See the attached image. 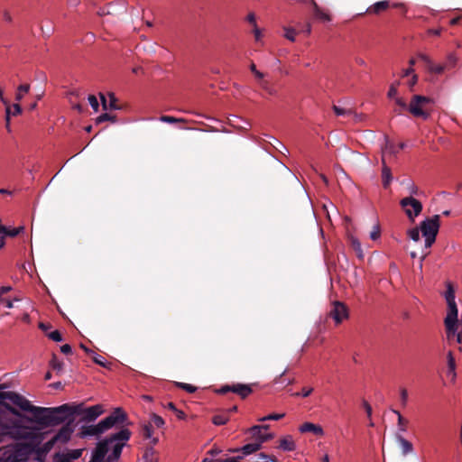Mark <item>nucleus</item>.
Instances as JSON below:
<instances>
[{
	"instance_id": "10",
	"label": "nucleus",
	"mask_w": 462,
	"mask_h": 462,
	"mask_svg": "<svg viewBox=\"0 0 462 462\" xmlns=\"http://www.w3.org/2000/svg\"><path fill=\"white\" fill-rule=\"evenodd\" d=\"M430 99L429 97L415 95L410 102L408 110L413 116L427 119L429 114L423 110V107L426 104L430 103Z\"/></svg>"
},
{
	"instance_id": "45",
	"label": "nucleus",
	"mask_w": 462,
	"mask_h": 462,
	"mask_svg": "<svg viewBox=\"0 0 462 462\" xmlns=\"http://www.w3.org/2000/svg\"><path fill=\"white\" fill-rule=\"evenodd\" d=\"M48 337L55 342H60L62 341V336L59 330H53L50 332L48 335Z\"/></svg>"
},
{
	"instance_id": "61",
	"label": "nucleus",
	"mask_w": 462,
	"mask_h": 462,
	"mask_svg": "<svg viewBox=\"0 0 462 462\" xmlns=\"http://www.w3.org/2000/svg\"><path fill=\"white\" fill-rule=\"evenodd\" d=\"M5 387L0 385V403L4 402V401H7V395L9 392L4 391Z\"/></svg>"
},
{
	"instance_id": "9",
	"label": "nucleus",
	"mask_w": 462,
	"mask_h": 462,
	"mask_svg": "<svg viewBox=\"0 0 462 462\" xmlns=\"http://www.w3.org/2000/svg\"><path fill=\"white\" fill-rule=\"evenodd\" d=\"M400 206L407 217L412 222L421 213L423 208L421 202L411 196L402 199Z\"/></svg>"
},
{
	"instance_id": "53",
	"label": "nucleus",
	"mask_w": 462,
	"mask_h": 462,
	"mask_svg": "<svg viewBox=\"0 0 462 462\" xmlns=\"http://www.w3.org/2000/svg\"><path fill=\"white\" fill-rule=\"evenodd\" d=\"M179 386L181 389H184L185 391H187L188 393H190L196 392V390H197V388L195 386L189 384V383H180Z\"/></svg>"
},
{
	"instance_id": "49",
	"label": "nucleus",
	"mask_w": 462,
	"mask_h": 462,
	"mask_svg": "<svg viewBox=\"0 0 462 462\" xmlns=\"http://www.w3.org/2000/svg\"><path fill=\"white\" fill-rule=\"evenodd\" d=\"M202 462H237V459L236 457H226L214 460L212 458L205 457Z\"/></svg>"
},
{
	"instance_id": "42",
	"label": "nucleus",
	"mask_w": 462,
	"mask_h": 462,
	"mask_svg": "<svg viewBox=\"0 0 462 462\" xmlns=\"http://www.w3.org/2000/svg\"><path fill=\"white\" fill-rule=\"evenodd\" d=\"M312 392H313L312 387H303L300 393H292V395L296 396V397L300 396V397L306 398V397L310 396Z\"/></svg>"
},
{
	"instance_id": "24",
	"label": "nucleus",
	"mask_w": 462,
	"mask_h": 462,
	"mask_svg": "<svg viewBox=\"0 0 462 462\" xmlns=\"http://www.w3.org/2000/svg\"><path fill=\"white\" fill-rule=\"evenodd\" d=\"M398 152L397 145L385 138V143L382 147V158L385 160L387 155H394Z\"/></svg>"
},
{
	"instance_id": "60",
	"label": "nucleus",
	"mask_w": 462,
	"mask_h": 462,
	"mask_svg": "<svg viewBox=\"0 0 462 462\" xmlns=\"http://www.w3.org/2000/svg\"><path fill=\"white\" fill-rule=\"evenodd\" d=\"M111 119H112V116L110 115H108L107 113H104V114H101L100 116H98V117L97 118V123H102V122H106V121H108Z\"/></svg>"
},
{
	"instance_id": "14",
	"label": "nucleus",
	"mask_w": 462,
	"mask_h": 462,
	"mask_svg": "<svg viewBox=\"0 0 462 462\" xmlns=\"http://www.w3.org/2000/svg\"><path fill=\"white\" fill-rule=\"evenodd\" d=\"M418 59L424 63L425 69L430 74L441 75L446 71L442 63H435L427 54L420 53Z\"/></svg>"
},
{
	"instance_id": "39",
	"label": "nucleus",
	"mask_w": 462,
	"mask_h": 462,
	"mask_svg": "<svg viewBox=\"0 0 462 462\" xmlns=\"http://www.w3.org/2000/svg\"><path fill=\"white\" fill-rule=\"evenodd\" d=\"M333 110L337 116H346L351 114L350 109H346L336 105L333 106Z\"/></svg>"
},
{
	"instance_id": "55",
	"label": "nucleus",
	"mask_w": 462,
	"mask_h": 462,
	"mask_svg": "<svg viewBox=\"0 0 462 462\" xmlns=\"http://www.w3.org/2000/svg\"><path fill=\"white\" fill-rule=\"evenodd\" d=\"M408 191H409L410 195L411 197H413L414 195L418 194L419 189H418V187L413 182H411L408 185Z\"/></svg>"
},
{
	"instance_id": "23",
	"label": "nucleus",
	"mask_w": 462,
	"mask_h": 462,
	"mask_svg": "<svg viewBox=\"0 0 462 462\" xmlns=\"http://www.w3.org/2000/svg\"><path fill=\"white\" fill-rule=\"evenodd\" d=\"M236 411V406L232 407L228 411L218 413L213 416L212 422L217 426L225 425L229 420V412Z\"/></svg>"
},
{
	"instance_id": "12",
	"label": "nucleus",
	"mask_w": 462,
	"mask_h": 462,
	"mask_svg": "<svg viewBox=\"0 0 462 462\" xmlns=\"http://www.w3.org/2000/svg\"><path fill=\"white\" fill-rule=\"evenodd\" d=\"M268 429V425H254L248 430V432L255 441L263 444L273 438V434L267 432Z\"/></svg>"
},
{
	"instance_id": "38",
	"label": "nucleus",
	"mask_w": 462,
	"mask_h": 462,
	"mask_svg": "<svg viewBox=\"0 0 462 462\" xmlns=\"http://www.w3.org/2000/svg\"><path fill=\"white\" fill-rule=\"evenodd\" d=\"M393 412L398 417V430H399V431L405 432L406 431V423H407V421L403 419V417L402 416L400 411H393Z\"/></svg>"
},
{
	"instance_id": "26",
	"label": "nucleus",
	"mask_w": 462,
	"mask_h": 462,
	"mask_svg": "<svg viewBox=\"0 0 462 462\" xmlns=\"http://www.w3.org/2000/svg\"><path fill=\"white\" fill-rule=\"evenodd\" d=\"M19 451L14 449H8L5 451L3 457L0 458V462H20Z\"/></svg>"
},
{
	"instance_id": "63",
	"label": "nucleus",
	"mask_w": 462,
	"mask_h": 462,
	"mask_svg": "<svg viewBox=\"0 0 462 462\" xmlns=\"http://www.w3.org/2000/svg\"><path fill=\"white\" fill-rule=\"evenodd\" d=\"M415 74L414 69L411 67H409L408 69H405L402 70L401 77L405 78L409 77L410 75Z\"/></svg>"
},
{
	"instance_id": "25",
	"label": "nucleus",
	"mask_w": 462,
	"mask_h": 462,
	"mask_svg": "<svg viewBox=\"0 0 462 462\" xmlns=\"http://www.w3.org/2000/svg\"><path fill=\"white\" fill-rule=\"evenodd\" d=\"M396 439L402 448V453L403 456H406L413 451L412 444L402 435H397Z\"/></svg>"
},
{
	"instance_id": "15",
	"label": "nucleus",
	"mask_w": 462,
	"mask_h": 462,
	"mask_svg": "<svg viewBox=\"0 0 462 462\" xmlns=\"http://www.w3.org/2000/svg\"><path fill=\"white\" fill-rule=\"evenodd\" d=\"M72 423L73 420H69L66 424H64L53 437V441L61 443L68 442L70 439L71 435L74 431V427Z\"/></svg>"
},
{
	"instance_id": "2",
	"label": "nucleus",
	"mask_w": 462,
	"mask_h": 462,
	"mask_svg": "<svg viewBox=\"0 0 462 462\" xmlns=\"http://www.w3.org/2000/svg\"><path fill=\"white\" fill-rule=\"evenodd\" d=\"M5 438L14 440H26L31 445H39L42 440V435L37 427L23 423V420H14L7 412L0 408V442Z\"/></svg>"
},
{
	"instance_id": "34",
	"label": "nucleus",
	"mask_w": 462,
	"mask_h": 462,
	"mask_svg": "<svg viewBox=\"0 0 462 462\" xmlns=\"http://www.w3.org/2000/svg\"><path fill=\"white\" fill-rule=\"evenodd\" d=\"M29 90H30V85H28V84L20 85L17 88L15 99L17 101H21L22 98L23 97V96L25 94H27L29 92Z\"/></svg>"
},
{
	"instance_id": "50",
	"label": "nucleus",
	"mask_w": 462,
	"mask_h": 462,
	"mask_svg": "<svg viewBox=\"0 0 462 462\" xmlns=\"http://www.w3.org/2000/svg\"><path fill=\"white\" fill-rule=\"evenodd\" d=\"M88 99L91 107L97 112L99 107L97 98L93 95H89Z\"/></svg>"
},
{
	"instance_id": "57",
	"label": "nucleus",
	"mask_w": 462,
	"mask_h": 462,
	"mask_svg": "<svg viewBox=\"0 0 462 462\" xmlns=\"http://www.w3.org/2000/svg\"><path fill=\"white\" fill-rule=\"evenodd\" d=\"M363 407L366 412V415L369 419H371L372 417V412H373V410H372V406L368 403V402L366 401H363Z\"/></svg>"
},
{
	"instance_id": "52",
	"label": "nucleus",
	"mask_w": 462,
	"mask_h": 462,
	"mask_svg": "<svg viewBox=\"0 0 462 462\" xmlns=\"http://www.w3.org/2000/svg\"><path fill=\"white\" fill-rule=\"evenodd\" d=\"M253 33H254V37L255 42H258L262 41L263 32H262V30L258 26L253 28Z\"/></svg>"
},
{
	"instance_id": "6",
	"label": "nucleus",
	"mask_w": 462,
	"mask_h": 462,
	"mask_svg": "<svg viewBox=\"0 0 462 462\" xmlns=\"http://www.w3.org/2000/svg\"><path fill=\"white\" fill-rule=\"evenodd\" d=\"M439 226V216L434 215L432 217H428L421 221L420 227H414L408 230L407 234L411 240L419 242L421 233L424 237L425 248L429 250L436 241Z\"/></svg>"
},
{
	"instance_id": "51",
	"label": "nucleus",
	"mask_w": 462,
	"mask_h": 462,
	"mask_svg": "<svg viewBox=\"0 0 462 462\" xmlns=\"http://www.w3.org/2000/svg\"><path fill=\"white\" fill-rule=\"evenodd\" d=\"M457 343L462 344V327H459L458 329L456 331L455 335L451 334L450 337L448 338H455Z\"/></svg>"
},
{
	"instance_id": "8",
	"label": "nucleus",
	"mask_w": 462,
	"mask_h": 462,
	"mask_svg": "<svg viewBox=\"0 0 462 462\" xmlns=\"http://www.w3.org/2000/svg\"><path fill=\"white\" fill-rule=\"evenodd\" d=\"M69 405V410L62 411L61 417L64 418L65 422L68 417L79 414L82 416V419L87 421L96 420L103 412V407L100 404H96L88 408H83V404Z\"/></svg>"
},
{
	"instance_id": "30",
	"label": "nucleus",
	"mask_w": 462,
	"mask_h": 462,
	"mask_svg": "<svg viewBox=\"0 0 462 462\" xmlns=\"http://www.w3.org/2000/svg\"><path fill=\"white\" fill-rule=\"evenodd\" d=\"M349 241H350V244H351L353 249L356 253L357 257L359 259H363L364 258V253H363V250H362L361 243L358 240V238L354 236H349Z\"/></svg>"
},
{
	"instance_id": "59",
	"label": "nucleus",
	"mask_w": 462,
	"mask_h": 462,
	"mask_svg": "<svg viewBox=\"0 0 462 462\" xmlns=\"http://www.w3.org/2000/svg\"><path fill=\"white\" fill-rule=\"evenodd\" d=\"M22 113V108L19 104H14L13 107L11 108V115L17 116Z\"/></svg>"
},
{
	"instance_id": "62",
	"label": "nucleus",
	"mask_w": 462,
	"mask_h": 462,
	"mask_svg": "<svg viewBox=\"0 0 462 462\" xmlns=\"http://www.w3.org/2000/svg\"><path fill=\"white\" fill-rule=\"evenodd\" d=\"M60 351L64 355H69V354L72 353V348H71L70 345L65 344V345L60 346Z\"/></svg>"
},
{
	"instance_id": "29",
	"label": "nucleus",
	"mask_w": 462,
	"mask_h": 462,
	"mask_svg": "<svg viewBox=\"0 0 462 462\" xmlns=\"http://www.w3.org/2000/svg\"><path fill=\"white\" fill-rule=\"evenodd\" d=\"M109 100L104 95H100V98L102 101V106L105 110L107 109H117V106L116 105V98L113 94H109Z\"/></svg>"
},
{
	"instance_id": "7",
	"label": "nucleus",
	"mask_w": 462,
	"mask_h": 462,
	"mask_svg": "<svg viewBox=\"0 0 462 462\" xmlns=\"http://www.w3.org/2000/svg\"><path fill=\"white\" fill-rule=\"evenodd\" d=\"M445 299L448 304V313L445 318V326L447 330V337H449L451 334L455 335L457 331V321L458 313L455 300V291L450 282L447 284Z\"/></svg>"
},
{
	"instance_id": "4",
	"label": "nucleus",
	"mask_w": 462,
	"mask_h": 462,
	"mask_svg": "<svg viewBox=\"0 0 462 462\" xmlns=\"http://www.w3.org/2000/svg\"><path fill=\"white\" fill-rule=\"evenodd\" d=\"M131 438V431L124 428L109 438L99 441L89 462H114L120 458L122 450Z\"/></svg>"
},
{
	"instance_id": "11",
	"label": "nucleus",
	"mask_w": 462,
	"mask_h": 462,
	"mask_svg": "<svg viewBox=\"0 0 462 462\" xmlns=\"http://www.w3.org/2000/svg\"><path fill=\"white\" fill-rule=\"evenodd\" d=\"M217 392L222 394L232 392L245 399L252 393L253 390L249 384L236 383L233 385H224Z\"/></svg>"
},
{
	"instance_id": "18",
	"label": "nucleus",
	"mask_w": 462,
	"mask_h": 462,
	"mask_svg": "<svg viewBox=\"0 0 462 462\" xmlns=\"http://www.w3.org/2000/svg\"><path fill=\"white\" fill-rule=\"evenodd\" d=\"M299 431L300 433H307L311 432L315 436L322 437L324 436V430L323 428L319 425L312 422H304L299 427Z\"/></svg>"
},
{
	"instance_id": "13",
	"label": "nucleus",
	"mask_w": 462,
	"mask_h": 462,
	"mask_svg": "<svg viewBox=\"0 0 462 462\" xmlns=\"http://www.w3.org/2000/svg\"><path fill=\"white\" fill-rule=\"evenodd\" d=\"M329 316L334 319L336 324H340L348 318V310L344 303L334 301L329 311Z\"/></svg>"
},
{
	"instance_id": "16",
	"label": "nucleus",
	"mask_w": 462,
	"mask_h": 462,
	"mask_svg": "<svg viewBox=\"0 0 462 462\" xmlns=\"http://www.w3.org/2000/svg\"><path fill=\"white\" fill-rule=\"evenodd\" d=\"M262 445L263 444L254 440L252 443L244 445L240 448L231 449L230 452H241L242 453L241 456L235 457L238 461L239 459L243 458L244 457L251 455V454L258 451L261 448Z\"/></svg>"
},
{
	"instance_id": "46",
	"label": "nucleus",
	"mask_w": 462,
	"mask_h": 462,
	"mask_svg": "<svg viewBox=\"0 0 462 462\" xmlns=\"http://www.w3.org/2000/svg\"><path fill=\"white\" fill-rule=\"evenodd\" d=\"M93 361L103 367H106L107 365V361L106 360V358L97 354H95V356H93Z\"/></svg>"
},
{
	"instance_id": "40",
	"label": "nucleus",
	"mask_w": 462,
	"mask_h": 462,
	"mask_svg": "<svg viewBox=\"0 0 462 462\" xmlns=\"http://www.w3.org/2000/svg\"><path fill=\"white\" fill-rule=\"evenodd\" d=\"M296 34H297V32L293 28H291V27L284 28V37L287 40H289L291 42H295Z\"/></svg>"
},
{
	"instance_id": "27",
	"label": "nucleus",
	"mask_w": 462,
	"mask_h": 462,
	"mask_svg": "<svg viewBox=\"0 0 462 462\" xmlns=\"http://www.w3.org/2000/svg\"><path fill=\"white\" fill-rule=\"evenodd\" d=\"M143 459L144 462H157L158 457L156 455V451L153 448V446L151 445V447H147L143 455Z\"/></svg>"
},
{
	"instance_id": "1",
	"label": "nucleus",
	"mask_w": 462,
	"mask_h": 462,
	"mask_svg": "<svg viewBox=\"0 0 462 462\" xmlns=\"http://www.w3.org/2000/svg\"><path fill=\"white\" fill-rule=\"evenodd\" d=\"M7 401L23 411L32 413L34 416V420L29 417H25L24 420L28 422L35 421L40 425L41 428H37L39 431L41 429L63 423L64 418L61 417V413L69 408L68 404H62L54 408L34 406L24 396L14 392H9Z\"/></svg>"
},
{
	"instance_id": "41",
	"label": "nucleus",
	"mask_w": 462,
	"mask_h": 462,
	"mask_svg": "<svg viewBox=\"0 0 462 462\" xmlns=\"http://www.w3.org/2000/svg\"><path fill=\"white\" fill-rule=\"evenodd\" d=\"M284 416H285V413H271L265 417L261 418L259 420L260 421H265V420H279L282 419Z\"/></svg>"
},
{
	"instance_id": "64",
	"label": "nucleus",
	"mask_w": 462,
	"mask_h": 462,
	"mask_svg": "<svg viewBox=\"0 0 462 462\" xmlns=\"http://www.w3.org/2000/svg\"><path fill=\"white\" fill-rule=\"evenodd\" d=\"M261 458L263 459V462H277V459L275 457H271L265 454H260Z\"/></svg>"
},
{
	"instance_id": "19",
	"label": "nucleus",
	"mask_w": 462,
	"mask_h": 462,
	"mask_svg": "<svg viewBox=\"0 0 462 462\" xmlns=\"http://www.w3.org/2000/svg\"><path fill=\"white\" fill-rule=\"evenodd\" d=\"M393 180L392 171L387 166L386 162L382 158V182L383 188H388Z\"/></svg>"
},
{
	"instance_id": "37",
	"label": "nucleus",
	"mask_w": 462,
	"mask_h": 462,
	"mask_svg": "<svg viewBox=\"0 0 462 462\" xmlns=\"http://www.w3.org/2000/svg\"><path fill=\"white\" fill-rule=\"evenodd\" d=\"M259 86L265 91L267 92L269 95H273L275 93V90L273 89V88L271 86L270 82L266 79H262L260 80L259 82Z\"/></svg>"
},
{
	"instance_id": "5",
	"label": "nucleus",
	"mask_w": 462,
	"mask_h": 462,
	"mask_svg": "<svg viewBox=\"0 0 462 462\" xmlns=\"http://www.w3.org/2000/svg\"><path fill=\"white\" fill-rule=\"evenodd\" d=\"M127 419L126 413L122 408H116L112 413L93 425L81 426L79 435L80 438L97 437L114 426L124 423Z\"/></svg>"
},
{
	"instance_id": "54",
	"label": "nucleus",
	"mask_w": 462,
	"mask_h": 462,
	"mask_svg": "<svg viewBox=\"0 0 462 462\" xmlns=\"http://www.w3.org/2000/svg\"><path fill=\"white\" fill-rule=\"evenodd\" d=\"M10 116H11V107L7 106L5 109V127L8 132L11 131L10 128Z\"/></svg>"
},
{
	"instance_id": "44",
	"label": "nucleus",
	"mask_w": 462,
	"mask_h": 462,
	"mask_svg": "<svg viewBox=\"0 0 462 462\" xmlns=\"http://www.w3.org/2000/svg\"><path fill=\"white\" fill-rule=\"evenodd\" d=\"M399 86V82L396 81L394 83H393L391 86H390V88L388 90V93H387V96L389 98H395L397 97L396 95H397V88Z\"/></svg>"
},
{
	"instance_id": "20",
	"label": "nucleus",
	"mask_w": 462,
	"mask_h": 462,
	"mask_svg": "<svg viewBox=\"0 0 462 462\" xmlns=\"http://www.w3.org/2000/svg\"><path fill=\"white\" fill-rule=\"evenodd\" d=\"M447 363H448V370H447V376L451 380L454 381L456 379L457 374H456V361L453 356V354L451 351H449L447 355Z\"/></svg>"
},
{
	"instance_id": "17",
	"label": "nucleus",
	"mask_w": 462,
	"mask_h": 462,
	"mask_svg": "<svg viewBox=\"0 0 462 462\" xmlns=\"http://www.w3.org/2000/svg\"><path fill=\"white\" fill-rule=\"evenodd\" d=\"M142 435L144 439L149 440V443L155 446L159 442V438L154 436L153 427L152 422H144L142 426Z\"/></svg>"
},
{
	"instance_id": "47",
	"label": "nucleus",
	"mask_w": 462,
	"mask_h": 462,
	"mask_svg": "<svg viewBox=\"0 0 462 462\" xmlns=\"http://www.w3.org/2000/svg\"><path fill=\"white\" fill-rule=\"evenodd\" d=\"M160 120L162 122L169 123V124L177 123V122H184V120L181 118H176V117L170 116H161Z\"/></svg>"
},
{
	"instance_id": "22",
	"label": "nucleus",
	"mask_w": 462,
	"mask_h": 462,
	"mask_svg": "<svg viewBox=\"0 0 462 462\" xmlns=\"http://www.w3.org/2000/svg\"><path fill=\"white\" fill-rule=\"evenodd\" d=\"M279 448L283 451H293L296 448L295 442L291 435H286L280 439Z\"/></svg>"
},
{
	"instance_id": "28",
	"label": "nucleus",
	"mask_w": 462,
	"mask_h": 462,
	"mask_svg": "<svg viewBox=\"0 0 462 462\" xmlns=\"http://www.w3.org/2000/svg\"><path fill=\"white\" fill-rule=\"evenodd\" d=\"M458 58L454 52L448 53L446 60L442 63L445 70H450L457 66Z\"/></svg>"
},
{
	"instance_id": "35",
	"label": "nucleus",
	"mask_w": 462,
	"mask_h": 462,
	"mask_svg": "<svg viewBox=\"0 0 462 462\" xmlns=\"http://www.w3.org/2000/svg\"><path fill=\"white\" fill-rule=\"evenodd\" d=\"M285 373H286V370L283 371L277 378H275L274 383L276 384L281 383L284 386H287V385L292 384L294 383L293 378H285L284 377Z\"/></svg>"
},
{
	"instance_id": "21",
	"label": "nucleus",
	"mask_w": 462,
	"mask_h": 462,
	"mask_svg": "<svg viewBox=\"0 0 462 462\" xmlns=\"http://www.w3.org/2000/svg\"><path fill=\"white\" fill-rule=\"evenodd\" d=\"M390 7V2L387 0L379 1L367 8L368 14H379Z\"/></svg>"
},
{
	"instance_id": "32",
	"label": "nucleus",
	"mask_w": 462,
	"mask_h": 462,
	"mask_svg": "<svg viewBox=\"0 0 462 462\" xmlns=\"http://www.w3.org/2000/svg\"><path fill=\"white\" fill-rule=\"evenodd\" d=\"M148 422H152V427H156L158 429H162L165 425V420H163V418L155 413L151 414L150 420Z\"/></svg>"
},
{
	"instance_id": "56",
	"label": "nucleus",
	"mask_w": 462,
	"mask_h": 462,
	"mask_svg": "<svg viewBox=\"0 0 462 462\" xmlns=\"http://www.w3.org/2000/svg\"><path fill=\"white\" fill-rule=\"evenodd\" d=\"M0 304L5 305L7 309H12L14 307V300L8 298L0 299Z\"/></svg>"
},
{
	"instance_id": "48",
	"label": "nucleus",
	"mask_w": 462,
	"mask_h": 462,
	"mask_svg": "<svg viewBox=\"0 0 462 462\" xmlns=\"http://www.w3.org/2000/svg\"><path fill=\"white\" fill-rule=\"evenodd\" d=\"M245 21L250 23L252 25L253 28L254 27H257V23H256V15L254 12H250L246 17H245Z\"/></svg>"
},
{
	"instance_id": "43",
	"label": "nucleus",
	"mask_w": 462,
	"mask_h": 462,
	"mask_svg": "<svg viewBox=\"0 0 462 462\" xmlns=\"http://www.w3.org/2000/svg\"><path fill=\"white\" fill-rule=\"evenodd\" d=\"M380 236H381V229H380L379 225L377 224V225L374 226L373 230L370 233V238L374 241H376L380 238Z\"/></svg>"
},
{
	"instance_id": "36",
	"label": "nucleus",
	"mask_w": 462,
	"mask_h": 462,
	"mask_svg": "<svg viewBox=\"0 0 462 462\" xmlns=\"http://www.w3.org/2000/svg\"><path fill=\"white\" fill-rule=\"evenodd\" d=\"M394 101L399 107L395 110L398 114H402L403 111L408 110L409 106L402 97H397L394 98Z\"/></svg>"
},
{
	"instance_id": "3",
	"label": "nucleus",
	"mask_w": 462,
	"mask_h": 462,
	"mask_svg": "<svg viewBox=\"0 0 462 462\" xmlns=\"http://www.w3.org/2000/svg\"><path fill=\"white\" fill-rule=\"evenodd\" d=\"M131 438V431L124 428L109 438L99 441L89 462H114L120 458L122 450Z\"/></svg>"
},
{
	"instance_id": "33",
	"label": "nucleus",
	"mask_w": 462,
	"mask_h": 462,
	"mask_svg": "<svg viewBox=\"0 0 462 462\" xmlns=\"http://www.w3.org/2000/svg\"><path fill=\"white\" fill-rule=\"evenodd\" d=\"M23 226H18L14 228H8L5 226V232H2L0 235H3L4 236L14 237L21 234L23 231Z\"/></svg>"
},
{
	"instance_id": "31",
	"label": "nucleus",
	"mask_w": 462,
	"mask_h": 462,
	"mask_svg": "<svg viewBox=\"0 0 462 462\" xmlns=\"http://www.w3.org/2000/svg\"><path fill=\"white\" fill-rule=\"evenodd\" d=\"M313 5H314V14L318 19L321 20L322 22H329L330 21V16L328 13L321 10L316 3H313Z\"/></svg>"
},
{
	"instance_id": "58",
	"label": "nucleus",
	"mask_w": 462,
	"mask_h": 462,
	"mask_svg": "<svg viewBox=\"0 0 462 462\" xmlns=\"http://www.w3.org/2000/svg\"><path fill=\"white\" fill-rule=\"evenodd\" d=\"M401 401L403 405H406L408 401V392L405 388H402L400 391Z\"/></svg>"
}]
</instances>
